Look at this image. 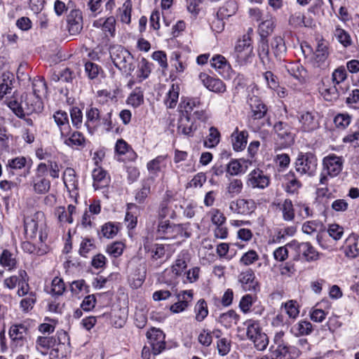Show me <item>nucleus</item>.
Segmentation results:
<instances>
[{
  "label": "nucleus",
  "mask_w": 359,
  "mask_h": 359,
  "mask_svg": "<svg viewBox=\"0 0 359 359\" xmlns=\"http://www.w3.org/2000/svg\"><path fill=\"white\" fill-rule=\"evenodd\" d=\"M109 53L115 67L127 76H131L135 69V62L133 55L121 45L111 46Z\"/></svg>",
  "instance_id": "nucleus-1"
},
{
  "label": "nucleus",
  "mask_w": 359,
  "mask_h": 359,
  "mask_svg": "<svg viewBox=\"0 0 359 359\" xmlns=\"http://www.w3.org/2000/svg\"><path fill=\"white\" fill-rule=\"evenodd\" d=\"M252 29H249L247 34L243 35L242 39H239L234 48L233 57L236 62L241 65H245L251 62L253 55V46L251 43L250 32Z\"/></svg>",
  "instance_id": "nucleus-2"
},
{
  "label": "nucleus",
  "mask_w": 359,
  "mask_h": 359,
  "mask_svg": "<svg viewBox=\"0 0 359 359\" xmlns=\"http://www.w3.org/2000/svg\"><path fill=\"white\" fill-rule=\"evenodd\" d=\"M25 232L30 238L36 237L39 233V239L43 241V231L46 229V223L45 215L43 212L38 211L31 217H27L24 219Z\"/></svg>",
  "instance_id": "nucleus-3"
},
{
  "label": "nucleus",
  "mask_w": 359,
  "mask_h": 359,
  "mask_svg": "<svg viewBox=\"0 0 359 359\" xmlns=\"http://www.w3.org/2000/svg\"><path fill=\"white\" fill-rule=\"evenodd\" d=\"M344 159L341 156L330 154L323 158V172L320 175V184H325L327 181V176L332 177L337 176L342 170Z\"/></svg>",
  "instance_id": "nucleus-4"
},
{
  "label": "nucleus",
  "mask_w": 359,
  "mask_h": 359,
  "mask_svg": "<svg viewBox=\"0 0 359 359\" xmlns=\"http://www.w3.org/2000/svg\"><path fill=\"white\" fill-rule=\"evenodd\" d=\"M247 326V337L254 344L258 351H264L269 344L267 335L262 332L257 321L249 320L245 322Z\"/></svg>",
  "instance_id": "nucleus-5"
},
{
  "label": "nucleus",
  "mask_w": 359,
  "mask_h": 359,
  "mask_svg": "<svg viewBox=\"0 0 359 359\" xmlns=\"http://www.w3.org/2000/svg\"><path fill=\"white\" fill-rule=\"evenodd\" d=\"M318 160L316 155L311 152L301 153L295 163L296 170L300 174L312 176L317 170Z\"/></svg>",
  "instance_id": "nucleus-6"
},
{
  "label": "nucleus",
  "mask_w": 359,
  "mask_h": 359,
  "mask_svg": "<svg viewBox=\"0 0 359 359\" xmlns=\"http://www.w3.org/2000/svg\"><path fill=\"white\" fill-rule=\"evenodd\" d=\"M273 130L277 134L281 147H287L293 144L295 134L292 132V128L287 123L278 121L273 126Z\"/></svg>",
  "instance_id": "nucleus-7"
},
{
  "label": "nucleus",
  "mask_w": 359,
  "mask_h": 359,
  "mask_svg": "<svg viewBox=\"0 0 359 359\" xmlns=\"http://www.w3.org/2000/svg\"><path fill=\"white\" fill-rule=\"evenodd\" d=\"M154 355L161 353L165 348V334L162 330L152 327L147 333Z\"/></svg>",
  "instance_id": "nucleus-8"
},
{
  "label": "nucleus",
  "mask_w": 359,
  "mask_h": 359,
  "mask_svg": "<svg viewBox=\"0 0 359 359\" xmlns=\"http://www.w3.org/2000/svg\"><path fill=\"white\" fill-rule=\"evenodd\" d=\"M246 184L252 189H263L269 186V179L262 170L255 169L248 175Z\"/></svg>",
  "instance_id": "nucleus-9"
},
{
  "label": "nucleus",
  "mask_w": 359,
  "mask_h": 359,
  "mask_svg": "<svg viewBox=\"0 0 359 359\" xmlns=\"http://www.w3.org/2000/svg\"><path fill=\"white\" fill-rule=\"evenodd\" d=\"M68 31L71 35L79 34L83 29V18L79 10L70 11L67 18Z\"/></svg>",
  "instance_id": "nucleus-10"
},
{
  "label": "nucleus",
  "mask_w": 359,
  "mask_h": 359,
  "mask_svg": "<svg viewBox=\"0 0 359 359\" xmlns=\"http://www.w3.org/2000/svg\"><path fill=\"white\" fill-rule=\"evenodd\" d=\"M198 78L204 86L210 91L217 93H222L226 91V85L219 79L211 77L204 72L200 73Z\"/></svg>",
  "instance_id": "nucleus-11"
},
{
  "label": "nucleus",
  "mask_w": 359,
  "mask_h": 359,
  "mask_svg": "<svg viewBox=\"0 0 359 359\" xmlns=\"http://www.w3.org/2000/svg\"><path fill=\"white\" fill-rule=\"evenodd\" d=\"M285 67L289 74L297 80L299 84H304L308 81V72L299 62H291Z\"/></svg>",
  "instance_id": "nucleus-12"
},
{
  "label": "nucleus",
  "mask_w": 359,
  "mask_h": 359,
  "mask_svg": "<svg viewBox=\"0 0 359 359\" xmlns=\"http://www.w3.org/2000/svg\"><path fill=\"white\" fill-rule=\"evenodd\" d=\"M177 302L172 304L170 310L174 313H178L184 311L189 306V302L193 298L192 290H183L176 296Z\"/></svg>",
  "instance_id": "nucleus-13"
},
{
  "label": "nucleus",
  "mask_w": 359,
  "mask_h": 359,
  "mask_svg": "<svg viewBox=\"0 0 359 359\" xmlns=\"http://www.w3.org/2000/svg\"><path fill=\"white\" fill-rule=\"evenodd\" d=\"M170 245L161 243H153L147 241L144 243V249L147 253H149L154 260L161 259L169 250Z\"/></svg>",
  "instance_id": "nucleus-14"
},
{
  "label": "nucleus",
  "mask_w": 359,
  "mask_h": 359,
  "mask_svg": "<svg viewBox=\"0 0 359 359\" xmlns=\"http://www.w3.org/2000/svg\"><path fill=\"white\" fill-rule=\"evenodd\" d=\"M53 118L60 130L61 137H67L71 131L67 113L65 111L59 110L54 113Z\"/></svg>",
  "instance_id": "nucleus-15"
},
{
  "label": "nucleus",
  "mask_w": 359,
  "mask_h": 359,
  "mask_svg": "<svg viewBox=\"0 0 359 359\" xmlns=\"http://www.w3.org/2000/svg\"><path fill=\"white\" fill-rule=\"evenodd\" d=\"M22 102L27 113L39 112L43 109L41 97L32 94L22 95Z\"/></svg>",
  "instance_id": "nucleus-16"
},
{
  "label": "nucleus",
  "mask_w": 359,
  "mask_h": 359,
  "mask_svg": "<svg viewBox=\"0 0 359 359\" xmlns=\"http://www.w3.org/2000/svg\"><path fill=\"white\" fill-rule=\"evenodd\" d=\"M296 250L307 262H315L320 258V253L309 242L298 243Z\"/></svg>",
  "instance_id": "nucleus-17"
},
{
  "label": "nucleus",
  "mask_w": 359,
  "mask_h": 359,
  "mask_svg": "<svg viewBox=\"0 0 359 359\" xmlns=\"http://www.w3.org/2000/svg\"><path fill=\"white\" fill-rule=\"evenodd\" d=\"M85 126L91 134L100 126L101 112L95 107L87 109Z\"/></svg>",
  "instance_id": "nucleus-18"
},
{
  "label": "nucleus",
  "mask_w": 359,
  "mask_h": 359,
  "mask_svg": "<svg viewBox=\"0 0 359 359\" xmlns=\"http://www.w3.org/2000/svg\"><path fill=\"white\" fill-rule=\"evenodd\" d=\"M304 132H311L318 128L317 113L306 111L302 114L299 119Z\"/></svg>",
  "instance_id": "nucleus-19"
},
{
  "label": "nucleus",
  "mask_w": 359,
  "mask_h": 359,
  "mask_svg": "<svg viewBox=\"0 0 359 359\" xmlns=\"http://www.w3.org/2000/svg\"><path fill=\"white\" fill-rule=\"evenodd\" d=\"M211 66L224 78L229 77L231 66L226 58L222 55H216L210 60Z\"/></svg>",
  "instance_id": "nucleus-20"
},
{
  "label": "nucleus",
  "mask_w": 359,
  "mask_h": 359,
  "mask_svg": "<svg viewBox=\"0 0 359 359\" xmlns=\"http://www.w3.org/2000/svg\"><path fill=\"white\" fill-rule=\"evenodd\" d=\"M58 337L55 338L54 337H39L36 340L37 348L39 347L47 350L50 348L54 347L57 343L61 344L62 339H65L67 334L65 332H57ZM62 344H64L62 342Z\"/></svg>",
  "instance_id": "nucleus-21"
},
{
  "label": "nucleus",
  "mask_w": 359,
  "mask_h": 359,
  "mask_svg": "<svg viewBox=\"0 0 359 359\" xmlns=\"http://www.w3.org/2000/svg\"><path fill=\"white\" fill-rule=\"evenodd\" d=\"M254 207V202L252 200L243 198L237 199L236 201H232L230 204V209L238 214H248L252 210Z\"/></svg>",
  "instance_id": "nucleus-22"
},
{
  "label": "nucleus",
  "mask_w": 359,
  "mask_h": 359,
  "mask_svg": "<svg viewBox=\"0 0 359 359\" xmlns=\"http://www.w3.org/2000/svg\"><path fill=\"white\" fill-rule=\"evenodd\" d=\"M93 187L95 190L105 187L109 184L107 172L102 168H97L93 170Z\"/></svg>",
  "instance_id": "nucleus-23"
},
{
  "label": "nucleus",
  "mask_w": 359,
  "mask_h": 359,
  "mask_svg": "<svg viewBox=\"0 0 359 359\" xmlns=\"http://www.w3.org/2000/svg\"><path fill=\"white\" fill-rule=\"evenodd\" d=\"M248 133L245 130L239 132L238 128L231 134V142L235 151H239L245 149L247 144Z\"/></svg>",
  "instance_id": "nucleus-24"
},
{
  "label": "nucleus",
  "mask_w": 359,
  "mask_h": 359,
  "mask_svg": "<svg viewBox=\"0 0 359 359\" xmlns=\"http://www.w3.org/2000/svg\"><path fill=\"white\" fill-rule=\"evenodd\" d=\"M275 18L270 15H266L262 19V22L259 25V33L262 39H266L271 34L275 27Z\"/></svg>",
  "instance_id": "nucleus-25"
},
{
  "label": "nucleus",
  "mask_w": 359,
  "mask_h": 359,
  "mask_svg": "<svg viewBox=\"0 0 359 359\" xmlns=\"http://www.w3.org/2000/svg\"><path fill=\"white\" fill-rule=\"evenodd\" d=\"M271 359H290L289 347L287 344H272L269 348Z\"/></svg>",
  "instance_id": "nucleus-26"
},
{
  "label": "nucleus",
  "mask_w": 359,
  "mask_h": 359,
  "mask_svg": "<svg viewBox=\"0 0 359 359\" xmlns=\"http://www.w3.org/2000/svg\"><path fill=\"white\" fill-rule=\"evenodd\" d=\"M255 278L253 271L249 269L240 274L239 282L245 290H255L257 283L255 280Z\"/></svg>",
  "instance_id": "nucleus-27"
},
{
  "label": "nucleus",
  "mask_w": 359,
  "mask_h": 359,
  "mask_svg": "<svg viewBox=\"0 0 359 359\" xmlns=\"http://www.w3.org/2000/svg\"><path fill=\"white\" fill-rule=\"evenodd\" d=\"M166 157L167 156L161 155L147 163V168L150 175L156 176L166 166Z\"/></svg>",
  "instance_id": "nucleus-28"
},
{
  "label": "nucleus",
  "mask_w": 359,
  "mask_h": 359,
  "mask_svg": "<svg viewBox=\"0 0 359 359\" xmlns=\"http://www.w3.org/2000/svg\"><path fill=\"white\" fill-rule=\"evenodd\" d=\"M32 185L35 193L45 194L50 190V182L46 177L34 176L32 180Z\"/></svg>",
  "instance_id": "nucleus-29"
},
{
  "label": "nucleus",
  "mask_w": 359,
  "mask_h": 359,
  "mask_svg": "<svg viewBox=\"0 0 359 359\" xmlns=\"http://www.w3.org/2000/svg\"><path fill=\"white\" fill-rule=\"evenodd\" d=\"M238 10L237 3L234 0H229L220 7L217 13L218 18L223 20L233 15Z\"/></svg>",
  "instance_id": "nucleus-30"
},
{
  "label": "nucleus",
  "mask_w": 359,
  "mask_h": 359,
  "mask_svg": "<svg viewBox=\"0 0 359 359\" xmlns=\"http://www.w3.org/2000/svg\"><path fill=\"white\" fill-rule=\"evenodd\" d=\"M250 105L251 107L252 117L254 119H261L263 118L267 111V108L260 100L257 97L255 99L250 98Z\"/></svg>",
  "instance_id": "nucleus-31"
},
{
  "label": "nucleus",
  "mask_w": 359,
  "mask_h": 359,
  "mask_svg": "<svg viewBox=\"0 0 359 359\" xmlns=\"http://www.w3.org/2000/svg\"><path fill=\"white\" fill-rule=\"evenodd\" d=\"M239 318V315L237 314L234 310L231 309L226 313L220 314L218 318V322L229 328L233 325H236Z\"/></svg>",
  "instance_id": "nucleus-32"
},
{
  "label": "nucleus",
  "mask_w": 359,
  "mask_h": 359,
  "mask_svg": "<svg viewBox=\"0 0 359 359\" xmlns=\"http://www.w3.org/2000/svg\"><path fill=\"white\" fill-rule=\"evenodd\" d=\"M2 82L0 83V100L3 99L4 95L11 93L13 88V82L14 76L10 72H4L2 76Z\"/></svg>",
  "instance_id": "nucleus-33"
},
{
  "label": "nucleus",
  "mask_w": 359,
  "mask_h": 359,
  "mask_svg": "<svg viewBox=\"0 0 359 359\" xmlns=\"http://www.w3.org/2000/svg\"><path fill=\"white\" fill-rule=\"evenodd\" d=\"M358 236L356 235L350 236L346 241L348 243L344 253L345 255L348 258H355L359 255V249L358 248Z\"/></svg>",
  "instance_id": "nucleus-34"
},
{
  "label": "nucleus",
  "mask_w": 359,
  "mask_h": 359,
  "mask_svg": "<svg viewBox=\"0 0 359 359\" xmlns=\"http://www.w3.org/2000/svg\"><path fill=\"white\" fill-rule=\"evenodd\" d=\"M271 46L275 57L280 60L287 50L283 39L280 36L274 37Z\"/></svg>",
  "instance_id": "nucleus-35"
},
{
  "label": "nucleus",
  "mask_w": 359,
  "mask_h": 359,
  "mask_svg": "<svg viewBox=\"0 0 359 359\" xmlns=\"http://www.w3.org/2000/svg\"><path fill=\"white\" fill-rule=\"evenodd\" d=\"M62 138L64 139V144L68 147L76 148L85 146V137L80 132H74L70 137Z\"/></svg>",
  "instance_id": "nucleus-36"
},
{
  "label": "nucleus",
  "mask_w": 359,
  "mask_h": 359,
  "mask_svg": "<svg viewBox=\"0 0 359 359\" xmlns=\"http://www.w3.org/2000/svg\"><path fill=\"white\" fill-rule=\"evenodd\" d=\"M189 115H183L179 120L178 133L188 136L191 135L196 128H194L192 123L189 124Z\"/></svg>",
  "instance_id": "nucleus-37"
},
{
  "label": "nucleus",
  "mask_w": 359,
  "mask_h": 359,
  "mask_svg": "<svg viewBox=\"0 0 359 359\" xmlns=\"http://www.w3.org/2000/svg\"><path fill=\"white\" fill-rule=\"evenodd\" d=\"M285 180V191L294 194L301 187V182L296 178L294 173L290 172L284 176Z\"/></svg>",
  "instance_id": "nucleus-38"
},
{
  "label": "nucleus",
  "mask_w": 359,
  "mask_h": 359,
  "mask_svg": "<svg viewBox=\"0 0 359 359\" xmlns=\"http://www.w3.org/2000/svg\"><path fill=\"white\" fill-rule=\"evenodd\" d=\"M27 334V328L22 324L13 325L9 330V335L12 340H22Z\"/></svg>",
  "instance_id": "nucleus-39"
},
{
  "label": "nucleus",
  "mask_w": 359,
  "mask_h": 359,
  "mask_svg": "<svg viewBox=\"0 0 359 359\" xmlns=\"http://www.w3.org/2000/svg\"><path fill=\"white\" fill-rule=\"evenodd\" d=\"M125 220L128 222V227L133 229L137 224V215L139 208L135 203H128Z\"/></svg>",
  "instance_id": "nucleus-40"
},
{
  "label": "nucleus",
  "mask_w": 359,
  "mask_h": 359,
  "mask_svg": "<svg viewBox=\"0 0 359 359\" xmlns=\"http://www.w3.org/2000/svg\"><path fill=\"white\" fill-rule=\"evenodd\" d=\"M17 261L13 254L8 250H4L0 255V264L11 270L15 268Z\"/></svg>",
  "instance_id": "nucleus-41"
},
{
  "label": "nucleus",
  "mask_w": 359,
  "mask_h": 359,
  "mask_svg": "<svg viewBox=\"0 0 359 359\" xmlns=\"http://www.w3.org/2000/svg\"><path fill=\"white\" fill-rule=\"evenodd\" d=\"M328 48L324 42L318 43L317 48L315 52V62L318 67H321L328 56Z\"/></svg>",
  "instance_id": "nucleus-42"
},
{
  "label": "nucleus",
  "mask_w": 359,
  "mask_h": 359,
  "mask_svg": "<svg viewBox=\"0 0 359 359\" xmlns=\"http://www.w3.org/2000/svg\"><path fill=\"white\" fill-rule=\"evenodd\" d=\"M196 313V320L202 322L208 315V309L206 302L203 299H201L196 303L194 307Z\"/></svg>",
  "instance_id": "nucleus-43"
},
{
  "label": "nucleus",
  "mask_w": 359,
  "mask_h": 359,
  "mask_svg": "<svg viewBox=\"0 0 359 359\" xmlns=\"http://www.w3.org/2000/svg\"><path fill=\"white\" fill-rule=\"evenodd\" d=\"M296 335H308L313 330L312 324L306 320H301L292 328Z\"/></svg>",
  "instance_id": "nucleus-44"
},
{
  "label": "nucleus",
  "mask_w": 359,
  "mask_h": 359,
  "mask_svg": "<svg viewBox=\"0 0 359 359\" xmlns=\"http://www.w3.org/2000/svg\"><path fill=\"white\" fill-rule=\"evenodd\" d=\"M243 189V182L239 179H232L226 187V192L231 197L238 195Z\"/></svg>",
  "instance_id": "nucleus-45"
},
{
  "label": "nucleus",
  "mask_w": 359,
  "mask_h": 359,
  "mask_svg": "<svg viewBox=\"0 0 359 359\" xmlns=\"http://www.w3.org/2000/svg\"><path fill=\"white\" fill-rule=\"evenodd\" d=\"M351 121V116L346 113L338 114L334 118V123L335 126L344 130L347 128Z\"/></svg>",
  "instance_id": "nucleus-46"
},
{
  "label": "nucleus",
  "mask_w": 359,
  "mask_h": 359,
  "mask_svg": "<svg viewBox=\"0 0 359 359\" xmlns=\"http://www.w3.org/2000/svg\"><path fill=\"white\" fill-rule=\"evenodd\" d=\"M132 4L130 0H127L122 8H119L120 18L122 22L129 24L131 19Z\"/></svg>",
  "instance_id": "nucleus-47"
},
{
  "label": "nucleus",
  "mask_w": 359,
  "mask_h": 359,
  "mask_svg": "<svg viewBox=\"0 0 359 359\" xmlns=\"http://www.w3.org/2000/svg\"><path fill=\"white\" fill-rule=\"evenodd\" d=\"M305 16L301 12H297L290 17L289 23L294 27H309L311 22H309V20L305 21Z\"/></svg>",
  "instance_id": "nucleus-48"
},
{
  "label": "nucleus",
  "mask_w": 359,
  "mask_h": 359,
  "mask_svg": "<svg viewBox=\"0 0 359 359\" xmlns=\"http://www.w3.org/2000/svg\"><path fill=\"white\" fill-rule=\"evenodd\" d=\"M283 217L285 221H292L294 217L293 205L290 199H285L282 205Z\"/></svg>",
  "instance_id": "nucleus-49"
},
{
  "label": "nucleus",
  "mask_w": 359,
  "mask_h": 359,
  "mask_svg": "<svg viewBox=\"0 0 359 359\" xmlns=\"http://www.w3.org/2000/svg\"><path fill=\"white\" fill-rule=\"evenodd\" d=\"M334 36L337 37L338 41L344 47H348L351 45V38L344 29L337 27L334 31Z\"/></svg>",
  "instance_id": "nucleus-50"
},
{
  "label": "nucleus",
  "mask_w": 359,
  "mask_h": 359,
  "mask_svg": "<svg viewBox=\"0 0 359 359\" xmlns=\"http://www.w3.org/2000/svg\"><path fill=\"white\" fill-rule=\"evenodd\" d=\"M258 54L260 60L263 62L266 61L269 62L271 60L268 41L265 40V39H262V41L258 48Z\"/></svg>",
  "instance_id": "nucleus-51"
},
{
  "label": "nucleus",
  "mask_w": 359,
  "mask_h": 359,
  "mask_svg": "<svg viewBox=\"0 0 359 359\" xmlns=\"http://www.w3.org/2000/svg\"><path fill=\"white\" fill-rule=\"evenodd\" d=\"M226 172L231 176L238 175L242 172V165L237 159H233L226 165Z\"/></svg>",
  "instance_id": "nucleus-52"
},
{
  "label": "nucleus",
  "mask_w": 359,
  "mask_h": 359,
  "mask_svg": "<svg viewBox=\"0 0 359 359\" xmlns=\"http://www.w3.org/2000/svg\"><path fill=\"white\" fill-rule=\"evenodd\" d=\"M63 181L67 187L70 186L74 187L76 186V172L74 169L67 168L63 173Z\"/></svg>",
  "instance_id": "nucleus-53"
},
{
  "label": "nucleus",
  "mask_w": 359,
  "mask_h": 359,
  "mask_svg": "<svg viewBox=\"0 0 359 359\" xmlns=\"http://www.w3.org/2000/svg\"><path fill=\"white\" fill-rule=\"evenodd\" d=\"M124 244L121 242H114L109 245L107 248V252L113 257L121 256L123 252Z\"/></svg>",
  "instance_id": "nucleus-54"
},
{
  "label": "nucleus",
  "mask_w": 359,
  "mask_h": 359,
  "mask_svg": "<svg viewBox=\"0 0 359 359\" xmlns=\"http://www.w3.org/2000/svg\"><path fill=\"white\" fill-rule=\"evenodd\" d=\"M220 134L218 130L215 127H211L209 129V135L207 137L205 144L209 147H212L217 145L219 142Z\"/></svg>",
  "instance_id": "nucleus-55"
},
{
  "label": "nucleus",
  "mask_w": 359,
  "mask_h": 359,
  "mask_svg": "<svg viewBox=\"0 0 359 359\" xmlns=\"http://www.w3.org/2000/svg\"><path fill=\"white\" fill-rule=\"evenodd\" d=\"M32 95H38L41 97L42 94L46 92V82L41 79H34L32 82Z\"/></svg>",
  "instance_id": "nucleus-56"
},
{
  "label": "nucleus",
  "mask_w": 359,
  "mask_h": 359,
  "mask_svg": "<svg viewBox=\"0 0 359 359\" xmlns=\"http://www.w3.org/2000/svg\"><path fill=\"white\" fill-rule=\"evenodd\" d=\"M70 116L72 125L79 128L83 122V114L78 107H73L70 111Z\"/></svg>",
  "instance_id": "nucleus-57"
},
{
  "label": "nucleus",
  "mask_w": 359,
  "mask_h": 359,
  "mask_svg": "<svg viewBox=\"0 0 359 359\" xmlns=\"http://www.w3.org/2000/svg\"><path fill=\"white\" fill-rule=\"evenodd\" d=\"M327 233L334 240L338 241L341 239L344 234V229L339 224H332L329 225Z\"/></svg>",
  "instance_id": "nucleus-58"
},
{
  "label": "nucleus",
  "mask_w": 359,
  "mask_h": 359,
  "mask_svg": "<svg viewBox=\"0 0 359 359\" xmlns=\"http://www.w3.org/2000/svg\"><path fill=\"white\" fill-rule=\"evenodd\" d=\"M118 230L117 226L108 222L102 226L101 231L103 236L107 238H112L117 234Z\"/></svg>",
  "instance_id": "nucleus-59"
},
{
  "label": "nucleus",
  "mask_w": 359,
  "mask_h": 359,
  "mask_svg": "<svg viewBox=\"0 0 359 359\" xmlns=\"http://www.w3.org/2000/svg\"><path fill=\"white\" fill-rule=\"evenodd\" d=\"M323 225L316 221H308L302 225V231L304 233L311 235L313 233L317 231L318 228H322Z\"/></svg>",
  "instance_id": "nucleus-60"
},
{
  "label": "nucleus",
  "mask_w": 359,
  "mask_h": 359,
  "mask_svg": "<svg viewBox=\"0 0 359 359\" xmlns=\"http://www.w3.org/2000/svg\"><path fill=\"white\" fill-rule=\"evenodd\" d=\"M172 66L175 69L177 73H182L187 68V65L180 60V55L174 53L170 60Z\"/></svg>",
  "instance_id": "nucleus-61"
},
{
  "label": "nucleus",
  "mask_w": 359,
  "mask_h": 359,
  "mask_svg": "<svg viewBox=\"0 0 359 359\" xmlns=\"http://www.w3.org/2000/svg\"><path fill=\"white\" fill-rule=\"evenodd\" d=\"M182 104L185 111L184 115H189V113H190L194 107L201 104V101L198 97L187 98L182 102Z\"/></svg>",
  "instance_id": "nucleus-62"
},
{
  "label": "nucleus",
  "mask_w": 359,
  "mask_h": 359,
  "mask_svg": "<svg viewBox=\"0 0 359 359\" xmlns=\"http://www.w3.org/2000/svg\"><path fill=\"white\" fill-rule=\"evenodd\" d=\"M65 290V285L62 278L55 277L52 280V293L56 295H61Z\"/></svg>",
  "instance_id": "nucleus-63"
},
{
  "label": "nucleus",
  "mask_w": 359,
  "mask_h": 359,
  "mask_svg": "<svg viewBox=\"0 0 359 359\" xmlns=\"http://www.w3.org/2000/svg\"><path fill=\"white\" fill-rule=\"evenodd\" d=\"M259 255L256 251L251 250L248 252H245L241 258V263L243 264L245 266H248L255 261L258 260Z\"/></svg>",
  "instance_id": "nucleus-64"
}]
</instances>
